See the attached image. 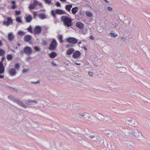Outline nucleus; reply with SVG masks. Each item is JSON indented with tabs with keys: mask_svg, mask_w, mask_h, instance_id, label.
<instances>
[{
	"mask_svg": "<svg viewBox=\"0 0 150 150\" xmlns=\"http://www.w3.org/2000/svg\"><path fill=\"white\" fill-rule=\"evenodd\" d=\"M147 124H148V127H150V122H148Z\"/></svg>",
	"mask_w": 150,
	"mask_h": 150,
	"instance_id": "obj_62",
	"label": "nucleus"
},
{
	"mask_svg": "<svg viewBox=\"0 0 150 150\" xmlns=\"http://www.w3.org/2000/svg\"><path fill=\"white\" fill-rule=\"evenodd\" d=\"M74 49L73 48H71L67 50L66 53V54L67 55H70L73 54L74 52Z\"/></svg>",
	"mask_w": 150,
	"mask_h": 150,
	"instance_id": "obj_18",
	"label": "nucleus"
},
{
	"mask_svg": "<svg viewBox=\"0 0 150 150\" xmlns=\"http://www.w3.org/2000/svg\"><path fill=\"white\" fill-rule=\"evenodd\" d=\"M95 116L99 120L101 121H104V120L108 121L109 120V118L108 116L106 115L104 116L99 113H96Z\"/></svg>",
	"mask_w": 150,
	"mask_h": 150,
	"instance_id": "obj_6",
	"label": "nucleus"
},
{
	"mask_svg": "<svg viewBox=\"0 0 150 150\" xmlns=\"http://www.w3.org/2000/svg\"><path fill=\"white\" fill-rule=\"evenodd\" d=\"M6 57L7 59L8 60H10L12 59L13 56L11 54H8L7 55Z\"/></svg>",
	"mask_w": 150,
	"mask_h": 150,
	"instance_id": "obj_35",
	"label": "nucleus"
},
{
	"mask_svg": "<svg viewBox=\"0 0 150 150\" xmlns=\"http://www.w3.org/2000/svg\"><path fill=\"white\" fill-rule=\"evenodd\" d=\"M28 71V70L26 69H24L23 71L22 72L23 73H24Z\"/></svg>",
	"mask_w": 150,
	"mask_h": 150,
	"instance_id": "obj_53",
	"label": "nucleus"
},
{
	"mask_svg": "<svg viewBox=\"0 0 150 150\" xmlns=\"http://www.w3.org/2000/svg\"><path fill=\"white\" fill-rule=\"evenodd\" d=\"M2 45H3L2 42L1 41V40H0V46Z\"/></svg>",
	"mask_w": 150,
	"mask_h": 150,
	"instance_id": "obj_60",
	"label": "nucleus"
},
{
	"mask_svg": "<svg viewBox=\"0 0 150 150\" xmlns=\"http://www.w3.org/2000/svg\"><path fill=\"white\" fill-rule=\"evenodd\" d=\"M33 18H36V16L37 15V13L36 12L34 11L33 12Z\"/></svg>",
	"mask_w": 150,
	"mask_h": 150,
	"instance_id": "obj_47",
	"label": "nucleus"
},
{
	"mask_svg": "<svg viewBox=\"0 0 150 150\" xmlns=\"http://www.w3.org/2000/svg\"><path fill=\"white\" fill-rule=\"evenodd\" d=\"M144 101L147 102H148V100L147 98H146L145 97H142V98Z\"/></svg>",
	"mask_w": 150,
	"mask_h": 150,
	"instance_id": "obj_51",
	"label": "nucleus"
},
{
	"mask_svg": "<svg viewBox=\"0 0 150 150\" xmlns=\"http://www.w3.org/2000/svg\"><path fill=\"white\" fill-rule=\"evenodd\" d=\"M59 0L63 2H65L66 1V0Z\"/></svg>",
	"mask_w": 150,
	"mask_h": 150,
	"instance_id": "obj_61",
	"label": "nucleus"
},
{
	"mask_svg": "<svg viewBox=\"0 0 150 150\" xmlns=\"http://www.w3.org/2000/svg\"><path fill=\"white\" fill-rule=\"evenodd\" d=\"M38 5H39L40 6H42V4L41 3H39L38 2Z\"/></svg>",
	"mask_w": 150,
	"mask_h": 150,
	"instance_id": "obj_64",
	"label": "nucleus"
},
{
	"mask_svg": "<svg viewBox=\"0 0 150 150\" xmlns=\"http://www.w3.org/2000/svg\"><path fill=\"white\" fill-rule=\"evenodd\" d=\"M4 74L1 75L0 74V79H3L4 78Z\"/></svg>",
	"mask_w": 150,
	"mask_h": 150,
	"instance_id": "obj_55",
	"label": "nucleus"
},
{
	"mask_svg": "<svg viewBox=\"0 0 150 150\" xmlns=\"http://www.w3.org/2000/svg\"><path fill=\"white\" fill-rule=\"evenodd\" d=\"M75 116L77 119H81L83 117V113L76 114Z\"/></svg>",
	"mask_w": 150,
	"mask_h": 150,
	"instance_id": "obj_26",
	"label": "nucleus"
},
{
	"mask_svg": "<svg viewBox=\"0 0 150 150\" xmlns=\"http://www.w3.org/2000/svg\"><path fill=\"white\" fill-rule=\"evenodd\" d=\"M81 54V53L80 51H77L75 52H74L72 56L74 58L76 59L80 57Z\"/></svg>",
	"mask_w": 150,
	"mask_h": 150,
	"instance_id": "obj_16",
	"label": "nucleus"
},
{
	"mask_svg": "<svg viewBox=\"0 0 150 150\" xmlns=\"http://www.w3.org/2000/svg\"><path fill=\"white\" fill-rule=\"evenodd\" d=\"M32 36L29 35H27L25 36L23 39L24 41L27 42H29L30 44H31V42H30L32 39Z\"/></svg>",
	"mask_w": 150,
	"mask_h": 150,
	"instance_id": "obj_13",
	"label": "nucleus"
},
{
	"mask_svg": "<svg viewBox=\"0 0 150 150\" xmlns=\"http://www.w3.org/2000/svg\"><path fill=\"white\" fill-rule=\"evenodd\" d=\"M125 134L127 135H130L137 139L139 140L142 137L141 133L137 129H126L125 131Z\"/></svg>",
	"mask_w": 150,
	"mask_h": 150,
	"instance_id": "obj_2",
	"label": "nucleus"
},
{
	"mask_svg": "<svg viewBox=\"0 0 150 150\" xmlns=\"http://www.w3.org/2000/svg\"><path fill=\"white\" fill-rule=\"evenodd\" d=\"M39 17L41 19H44L47 18L46 16L44 13H40L38 15Z\"/></svg>",
	"mask_w": 150,
	"mask_h": 150,
	"instance_id": "obj_24",
	"label": "nucleus"
},
{
	"mask_svg": "<svg viewBox=\"0 0 150 150\" xmlns=\"http://www.w3.org/2000/svg\"><path fill=\"white\" fill-rule=\"evenodd\" d=\"M111 131H110L109 132L106 131L105 132V133L106 134L108 135L109 136H110V135H111Z\"/></svg>",
	"mask_w": 150,
	"mask_h": 150,
	"instance_id": "obj_49",
	"label": "nucleus"
},
{
	"mask_svg": "<svg viewBox=\"0 0 150 150\" xmlns=\"http://www.w3.org/2000/svg\"><path fill=\"white\" fill-rule=\"evenodd\" d=\"M89 120L95 124H98V121L97 120V118H96L95 117L91 115L90 116V118L88 119Z\"/></svg>",
	"mask_w": 150,
	"mask_h": 150,
	"instance_id": "obj_14",
	"label": "nucleus"
},
{
	"mask_svg": "<svg viewBox=\"0 0 150 150\" xmlns=\"http://www.w3.org/2000/svg\"><path fill=\"white\" fill-rule=\"evenodd\" d=\"M90 39L92 40H93L94 39V38L93 35H91L90 37Z\"/></svg>",
	"mask_w": 150,
	"mask_h": 150,
	"instance_id": "obj_54",
	"label": "nucleus"
},
{
	"mask_svg": "<svg viewBox=\"0 0 150 150\" xmlns=\"http://www.w3.org/2000/svg\"><path fill=\"white\" fill-rule=\"evenodd\" d=\"M61 20L63 22L64 25L67 27H69L72 25V19L68 17L67 16H63L61 17Z\"/></svg>",
	"mask_w": 150,
	"mask_h": 150,
	"instance_id": "obj_3",
	"label": "nucleus"
},
{
	"mask_svg": "<svg viewBox=\"0 0 150 150\" xmlns=\"http://www.w3.org/2000/svg\"><path fill=\"white\" fill-rule=\"evenodd\" d=\"M67 41L70 43L75 44L78 42V40L74 37H70L67 38Z\"/></svg>",
	"mask_w": 150,
	"mask_h": 150,
	"instance_id": "obj_11",
	"label": "nucleus"
},
{
	"mask_svg": "<svg viewBox=\"0 0 150 150\" xmlns=\"http://www.w3.org/2000/svg\"><path fill=\"white\" fill-rule=\"evenodd\" d=\"M88 75L90 76H93V73L92 72H89L88 73Z\"/></svg>",
	"mask_w": 150,
	"mask_h": 150,
	"instance_id": "obj_50",
	"label": "nucleus"
},
{
	"mask_svg": "<svg viewBox=\"0 0 150 150\" xmlns=\"http://www.w3.org/2000/svg\"><path fill=\"white\" fill-rule=\"evenodd\" d=\"M75 64L77 65H80L81 64V63H78L77 62L75 63Z\"/></svg>",
	"mask_w": 150,
	"mask_h": 150,
	"instance_id": "obj_59",
	"label": "nucleus"
},
{
	"mask_svg": "<svg viewBox=\"0 0 150 150\" xmlns=\"http://www.w3.org/2000/svg\"><path fill=\"white\" fill-rule=\"evenodd\" d=\"M72 7V5H67L65 6V8L68 11H70L71 8Z\"/></svg>",
	"mask_w": 150,
	"mask_h": 150,
	"instance_id": "obj_29",
	"label": "nucleus"
},
{
	"mask_svg": "<svg viewBox=\"0 0 150 150\" xmlns=\"http://www.w3.org/2000/svg\"><path fill=\"white\" fill-rule=\"evenodd\" d=\"M25 18L26 21L27 23L30 22L32 19V16L30 14H29L26 16H25Z\"/></svg>",
	"mask_w": 150,
	"mask_h": 150,
	"instance_id": "obj_19",
	"label": "nucleus"
},
{
	"mask_svg": "<svg viewBox=\"0 0 150 150\" xmlns=\"http://www.w3.org/2000/svg\"><path fill=\"white\" fill-rule=\"evenodd\" d=\"M107 9L109 11L111 12L112 10V8L111 6H108L107 7Z\"/></svg>",
	"mask_w": 150,
	"mask_h": 150,
	"instance_id": "obj_43",
	"label": "nucleus"
},
{
	"mask_svg": "<svg viewBox=\"0 0 150 150\" xmlns=\"http://www.w3.org/2000/svg\"><path fill=\"white\" fill-rule=\"evenodd\" d=\"M76 26L77 27L80 29H83L84 28V25L82 23L78 22L76 23Z\"/></svg>",
	"mask_w": 150,
	"mask_h": 150,
	"instance_id": "obj_21",
	"label": "nucleus"
},
{
	"mask_svg": "<svg viewBox=\"0 0 150 150\" xmlns=\"http://www.w3.org/2000/svg\"><path fill=\"white\" fill-rule=\"evenodd\" d=\"M49 57L51 58H54L56 57L57 55L55 52H52L49 54Z\"/></svg>",
	"mask_w": 150,
	"mask_h": 150,
	"instance_id": "obj_27",
	"label": "nucleus"
},
{
	"mask_svg": "<svg viewBox=\"0 0 150 150\" xmlns=\"http://www.w3.org/2000/svg\"><path fill=\"white\" fill-rule=\"evenodd\" d=\"M23 52L27 55H30L32 53V48L28 46H26L23 49Z\"/></svg>",
	"mask_w": 150,
	"mask_h": 150,
	"instance_id": "obj_9",
	"label": "nucleus"
},
{
	"mask_svg": "<svg viewBox=\"0 0 150 150\" xmlns=\"http://www.w3.org/2000/svg\"><path fill=\"white\" fill-rule=\"evenodd\" d=\"M15 67L16 69H18L20 68V65L18 63L16 64L15 66Z\"/></svg>",
	"mask_w": 150,
	"mask_h": 150,
	"instance_id": "obj_42",
	"label": "nucleus"
},
{
	"mask_svg": "<svg viewBox=\"0 0 150 150\" xmlns=\"http://www.w3.org/2000/svg\"><path fill=\"white\" fill-rule=\"evenodd\" d=\"M122 39L124 40H126V38L124 37H122Z\"/></svg>",
	"mask_w": 150,
	"mask_h": 150,
	"instance_id": "obj_63",
	"label": "nucleus"
},
{
	"mask_svg": "<svg viewBox=\"0 0 150 150\" xmlns=\"http://www.w3.org/2000/svg\"><path fill=\"white\" fill-rule=\"evenodd\" d=\"M8 72V74L11 76H13L15 75L17 73L16 69L13 68L9 69Z\"/></svg>",
	"mask_w": 150,
	"mask_h": 150,
	"instance_id": "obj_15",
	"label": "nucleus"
},
{
	"mask_svg": "<svg viewBox=\"0 0 150 150\" xmlns=\"http://www.w3.org/2000/svg\"><path fill=\"white\" fill-rule=\"evenodd\" d=\"M110 34L112 37H116L117 36V35L115 33H110Z\"/></svg>",
	"mask_w": 150,
	"mask_h": 150,
	"instance_id": "obj_40",
	"label": "nucleus"
},
{
	"mask_svg": "<svg viewBox=\"0 0 150 150\" xmlns=\"http://www.w3.org/2000/svg\"><path fill=\"white\" fill-rule=\"evenodd\" d=\"M76 139L78 140L79 143L81 144L83 143V140L86 141L87 139H92L93 141L98 143H100V137L96 134L92 132L85 134L84 137L83 138L80 136L78 135L76 137Z\"/></svg>",
	"mask_w": 150,
	"mask_h": 150,
	"instance_id": "obj_1",
	"label": "nucleus"
},
{
	"mask_svg": "<svg viewBox=\"0 0 150 150\" xmlns=\"http://www.w3.org/2000/svg\"><path fill=\"white\" fill-rule=\"evenodd\" d=\"M46 147L47 149H50V147H51V143L49 142L48 144H46Z\"/></svg>",
	"mask_w": 150,
	"mask_h": 150,
	"instance_id": "obj_41",
	"label": "nucleus"
},
{
	"mask_svg": "<svg viewBox=\"0 0 150 150\" xmlns=\"http://www.w3.org/2000/svg\"><path fill=\"white\" fill-rule=\"evenodd\" d=\"M4 72V67L2 62H0V74H2Z\"/></svg>",
	"mask_w": 150,
	"mask_h": 150,
	"instance_id": "obj_20",
	"label": "nucleus"
},
{
	"mask_svg": "<svg viewBox=\"0 0 150 150\" xmlns=\"http://www.w3.org/2000/svg\"><path fill=\"white\" fill-rule=\"evenodd\" d=\"M16 21L19 23H22V21L21 18L19 17H17L16 18Z\"/></svg>",
	"mask_w": 150,
	"mask_h": 150,
	"instance_id": "obj_38",
	"label": "nucleus"
},
{
	"mask_svg": "<svg viewBox=\"0 0 150 150\" xmlns=\"http://www.w3.org/2000/svg\"><path fill=\"white\" fill-rule=\"evenodd\" d=\"M25 34V33L22 31H19L17 33V34L21 36H23Z\"/></svg>",
	"mask_w": 150,
	"mask_h": 150,
	"instance_id": "obj_34",
	"label": "nucleus"
},
{
	"mask_svg": "<svg viewBox=\"0 0 150 150\" xmlns=\"http://www.w3.org/2000/svg\"><path fill=\"white\" fill-rule=\"evenodd\" d=\"M83 117L85 119H88L90 118V115L87 112H83Z\"/></svg>",
	"mask_w": 150,
	"mask_h": 150,
	"instance_id": "obj_25",
	"label": "nucleus"
},
{
	"mask_svg": "<svg viewBox=\"0 0 150 150\" xmlns=\"http://www.w3.org/2000/svg\"><path fill=\"white\" fill-rule=\"evenodd\" d=\"M45 3L48 4H50L51 3V1L50 0H44Z\"/></svg>",
	"mask_w": 150,
	"mask_h": 150,
	"instance_id": "obj_44",
	"label": "nucleus"
},
{
	"mask_svg": "<svg viewBox=\"0 0 150 150\" xmlns=\"http://www.w3.org/2000/svg\"><path fill=\"white\" fill-rule=\"evenodd\" d=\"M14 38V36L12 33H10L8 35V39L10 41H11Z\"/></svg>",
	"mask_w": 150,
	"mask_h": 150,
	"instance_id": "obj_23",
	"label": "nucleus"
},
{
	"mask_svg": "<svg viewBox=\"0 0 150 150\" xmlns=\"http://www.w3.org/2000/svg\"><path fill=\"white\" fill-rule=\"evenodd\" d=\"M16 2L14 1H12L11 2V4H12L11 8L12 9H15L16 8V6L15 5Z\"/></svg>",
	"mask_w": 150,
	"mask_h": 150,
	"instance_id": "obj_31",
	"label": "nucleus"
},
{
	"mask_svg": "<svg viewBox=\"0 0 150 150\" xmlns=\"http://www.w3.org/2000/svg\"><path fill=\"white\" fill-rule=\"evenodd\" d=\"M125 122L126 124L130 126H134L135 125V120L133 118H128L126 119Z\"/></svg>",
	"mask_w": 150,
	"mask_h": 150,
	"instance_id": "obj_8",
	"label": "nucleus"
},
{
	"mask_svg": "<svg viewBox=\"0 0 150 150\" xmlns=\"http://www.w3.org/2000/svg\"><path fill=\"white\" fill-rule=\"evenodd\" d=\"M62 15L66 14V11L60 9H57L55 11L53 10L51 11V15L54 18L56 17V14Z\"/></svg>",
	"mask_w": 150,
	"mask_h": 150,
	"instance_id": "obj_5",
	"label": "nucleus"
},
{
	"mask_svg": "<svg viewBox=\"0 0 150 150\" xmlns=\"http://www.w3.org/2000/svg\"><path fill=\"white\" fill-rule=\"evenodd\" d=\"M41 31V28L40 26H37L33 30L34 33L36 35L39 34Z\"/></svg>",
	"mask_w": 150,
	"mask_h": 150,
	"instance_id": "obj_12",
	"label": "nucleus"
},
{
	"mask_svg": "<svg viewBox=\"0 0 150 150\" xmlns=\"http://www.w3.org/2000/svg\"><path fill=\"white\" fill-rule=\"evenodd\" d=\"M5 51L3 49H0V56H2L5 54Z\"/></svg>",
	"mask_w": 150,
	"mask_h": 150,
	"instance_id": "obj_33",
	"label": "nucleus"
},
{
	"mask_svg": "<svg viewBox=\"0 0 150 150\" xmlns=\"http://www.w3.org/2000/svg\"><path fill=\"white\" fill-rule=\"evenodd\" d=\"M111 135H110L111 137L115 136L118 134V133L117 132H116L114 131H111Z\"/></svg>",
	"mask_w": 150,
	"mask_h": 150,
	"instance_id": "obj_32",
	"label": "nucleus"
},
{
	"mask_svg": "<svg viewBox=\"0 0 150 150\" xmlns=\"http://www.w3.org/2000/svg\"><path fill=\"white\" fill-rule=\"evenodd\" d=\"M27 30L29 32L31 33H33V32L32 30V28L31 26H30L28 28H27Z\"/></svg>",
	"mask_w": 150,
	"mask_h": 150,
	"instance_id": "obj_39",
	"label": "nucleus"
},
{
	"mask_svg": "<svg viewBox=\"0 0 150 150\" xmlns=\"http://www.w3.org/2000/svg\"><path fill=\"white\" fill-rule=\"evenodd\" d=\"M34 4H30L29 6V8L30 9H34L35 8L36 6L38 5V2L37 1H34Z\"/></svg>",
	"mask_w": 150,
	"mask_h": 150,
	"instance_id": "obj_17",
	"label": "nucleus"
},
{
	"mask_svg": "<svg viewBox=\"0 0 150 150\" xmlns=\"http://www.w3.org/2000/svg\"><path fill=\"white\" fill-rule=\"evenodd\" d=\"M51 64L54 66H56L57 65L56 64H55L53 61H52V62Z\"/></svg>",
	"mask_w": 150,
	"mask_h": 150,
	"instance_id": "obj_57",
	"label": "nucleus"
},
{
	"mask_svg": "<svg viewBox=\"0 0 150 150\" xmlns=\"http://www.w3.org/2000/svg\"><path fill=\"white\" fill-rule=\"evenodd\" d=\"M58 39L59 40V42L60 43H62L63 42V36L62 35H59V37Z\"/></svg>",
	"mask_w": 150,
	"mask_h": 150,
	"instance_id": "obj_36",
	"label": "nucleus"
},
{
	"mask_svg": "<svg viewBox=\"0 0 150 150\" xmlns=\"http://www.w3.org/2000/svg\"><path fill=\"white\" fill-rule=\"evenodd\" d=\"M55 4L57 7H59L61 6V4L59 2H56Z\"/></svg>",
	"mask_w": 150,
	"mask_h": 150,
	"instance_id": "obj_46",
	"label": "nucleus"
},
{
	"mask_svg": "<svg viewBox=\"0 0 150 150\" xmlns=\"http://www.w3.org/2000/svg\"><path fill=\"white\" fill-rule=\"evenodd\" d=\"M25 103L28 105H32V103H34L36 104L38 103L37 101L34 100H31L30 99H28V100H26L25 101Z\"/></svg>",
	"mask_w": 150,
	"mask_h": 150,
	"instance_id": "obj_22",
	"label": "nucleus"
},
{
	"mask_svg": "<svg viewBox=\"0 0 150 150\" xmlns=\"http://www.w3.org/2000/svg\"><path fill=\"white\" fill-rule=\"evenodd\" d=\"M40 81L39 80H38L36 81H31V82L32 83L34 84H39L40 83Z\"/></svg>",
	"mask_w": 150,
	"mask_h": 150,
	"instance_id": "obj_45",
	"label": "nucleus"
},
{
	"mask_svg": "<svg viewBox=\"0 0 150 150\" xmlns=\"http://www.w3.org/2000/svg\"><path fill=\"white\" fill-rule=\"evenodd\" d=\"M85 14L87 16L89 17H91L93 15L92 13L89 11H86L85 13Z\"/></svg>",
	"mask_w": 150,
	"mask_h": 150,
	"instance_id": "obj_30",
	"label": "nucleus"
},
{
	"mask_svg": "<svg viewBox=\"0 0 150 150\" xmlns=\"http://www.w3.org/2000/svg\"><path fill=\"white\" fill-rule=\"evenodd\" d=\"M5 58L4 57H3L1 58V60L0 62H2L3 63V61H4L5 59Z\"/></svg>",
	"mask_w": 150,
	"mask_h": 150,
	"instance_id": "obj_58",
	"label": "nucleus"
},
{
	"mask_svg": "<svg viewBox=\"0 0 150 150\" xmlns=\"http://www.w3.org/2000/svg\"><path fill=\"white\" fill-rule=\"evenodd\" d=\"M127 146L129 147H131L133 146L132 144H128Z\"/></svg>",
	"mask_w": 150,
	"mask_h": 150,
	"instance_id": "obj_56",
	"label": "nucleus"
},
{
	"mask_svg": "<svg viewBox=\"0 0 150 150\" xmlns=\"http://www.w3.org/2000/svg\"><path fill=\"white\" fill-rule=\"evenodd\" d=\"M8 98L9 100L17 103L20 106L24 108H26V105L20 100L14 98L11 96H8Z\"/></svg>",
	"mask_w": 150,
	"mask_h": 150,
	"instance_id": "obj_4",
	"label": "nucleus"
},
{
	"mask_svg": "<svg viewBox=\"0 0 150 150\" xmlns=\"http://www.w3.org/2000/svg\"><path fill=\"white\" fill-rule=\"evenodd\" d=\"M57 42L55 39H53L49 45V49L51 50H54L57 48Z\"/></svg>",
	"mask_w": 150,
	"mask_h": 150,
	"instance_id": "obj_7",
	"label": "nucleus"
},
{
	"mask_svg": "<svg viewBox=\"0 0 150 150\" xmlns=\"http://www.w3.org/2000/svg\"><path fill=\"white\" fill-rule=\"evenodd\" d=\"M21 11H16L15 13L16 15H19L21 13Z\"/></svg>",
	"mask_w": 150,
	"mask_h": 150,
	"instance_id": "obj_48",
	"label": "nucleus"
},
{
	"mask_svg": "<svg viewBox=\"0 0 150 150\" xmlns=\"http://www.w3.org/2000/svg\"><path fill=\"white\" fill-rule=\"evenodd\" d=\"M72 46V45H70V44H67L66 45V47L67 48H68V47H71Z\"/></svg>",
	"mask_w": 150,
	"mask_h": 150,
	"instance_id": "obj_52",
	"label": "nucleus"
},
{
	"mask_svg": "<svg viewBox=\"0 0 150 150\" xmlns=\"http://www.w3.org/2000/svg\"><path fill=\"white\" fill-rule=\"evenodd\" d=\"M34 49L36 52H39L40 51V48L36 46L34 47Z\"/></svg>",
	"mask_w": 150,
	"mask_h": 150,
	"instance_id": "obj_37",
	"label": "nucleus"
},
{
	"mask_svg": "<svg viewBox=\"0 0 150 150\" xmlns=\"http://www.w3.org/2000/svg\"><path fill=\"white\" fill-rule=\"evenodd\" d=\"M78 10V8L77 7H75L74 8H72L71 9V12L72 13L74 14L75 15L76 13L77 12Z\"/></svg>",
	"mask_w": 150,
	"mask_h": 150,
	"instance_id": "obj_28",
	"label": "nucleus"
},
{
	"mask_svg": "<svg viewBox=\"0 0 150 150\" xmlns=\"http://www.w3.org/2000/svg\"><path fill=\"white\" fill-rule=\"evenodd\" d=\"M3 23L4 25L8 26L10 25H12L13 23V20L11 17L7 18V21H4L3 22Z\"/></svg>",
	"mask_w": 150,
	"mask_h": 150,
	"instance_id": "obj_10",
	"label": "nucleus"
}]
</instances>
